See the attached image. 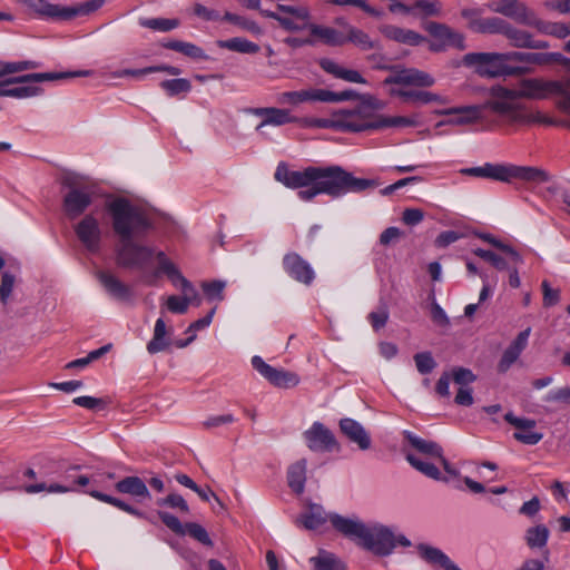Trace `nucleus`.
Wrapping results in <instances>:
<instances>
[{
	"label": "nucleus",
	"mask_w": 570,
	"mask_h": 570,
	"mask_svg": "<svg viewBox=\"0 0 570 570\" xmlns=\"http://www.w3.org/2000/svg\"><path fill=\"white\" fill-rule=\"evenodd\" d=\"M106 210L111 220L112 232L118 239L116 247L118 265L146 271L156 258L158 266L154 276L166 275L173 285L180 287L184 293V296L168 297L166 303L168 311L176 314L185 313L191 302L188 295L194 292L193 285L165 252L156 250L155 247L142 243L154 229V222L149 214L126 197H116L107 202Z\"/></svg>",
	"instance_id": "1"
},
{
	"label": "nucleus",
	"mask_w": 570,
	"mask_h": 570,
	"mask_svg": "<svg viewBox=\"0 0 570 570\" xmlns=\"http://www.w3.org/2000/svg\"><path fill=\"white\" fill-rule=\"evenodd\" d=\"M274 178L287 188L301 189L297 197L303 202H312L318 195L341 198L376 186L374 180L355 177L338 165L308 166L303 170H291L285 163H279Z\"/></svg>",
	"instance_id": "2"
},
{
	"label": "nucleus",
	"mask_w": 570,
	"mask_h": 570,
	"mask_svg": "<svg viewBox=\"0 0 570 570\" xmlns=\"http://www.w3.org/2000/svg\"><path fill=\"white\" fill-rule=\"evenodd\" d=\"M521 95L520 85L517 88H507L503 86L492 87L490 99L482 105L452 107L438 110V115L449 116L440 125H470L484 121L490 114L497 115L500 119L509 122H522L525 120V110L520 105Z\"/></svg>",
	"instance_id": "3"
},
{
	"label": "nucleus",
	"mask_w": 570,
	"mask_h": 570,
	"mask_svg": "<svg viewBox=\"0 0 570 570\" xmlns=\"http://www.w3.org/2000/svg\"><path fill=\"white\" fill-rule=\"evenodd\" d=\"M331 524L344 537L380 557L390 556L397 546H411V541L395 527L380 522L365 523L355 515L334 514L331 517Z\"/></svg>",
	"instance_id": "4"
},
{
	"label": "nucleus",
	"mask_w": 570,
	"mask_h": 570,
	"mask_svg": "<svg viewBox=\"0 0 570 570\" xmlns=\"http://www.w3.org/2000/svg\"><path fill=\"white\" fill-rule=\"evenodd\" d=\"M384 102L371 95H362L361 102L352 109H343L350 132L381 131L387 128L419 126L417 116H386L377 114Z\"/></svg>",
	"instance_id": "5"
},
{
	"label": "nucleus",
	"mask_w": 570,
	"mask_h": 570,
	"mask_svg": "<svg viewBox=\"0 0 570 570\" xmlns=\"http://www.w3.org/2000/svg\"><path fill=\"white\" fill-rule=\"evenodd\" d=\"M209 323H156L153 338L147 344L149 354H157L169 350L171 346L183 348L190 344L199 331L206 328Z\"/></svg>",
	"instance_id": "6"
},
{
	"label": "nucleus",
	"mask_w": 570,
	"mask_h": 570,
	"mask_svg": "<svg viewBox=\"0 0 570 570\" xmlns=\"http://www.w3.org/2000/svg\"><path fill=\"white\" fill-rule=\"evenodd\" d=\"M240 3L250 10H257L263 17L276 20L278 24L288 32L302 31L311 18V10L306 6H293L277 3L276 10L261 8V0H239Z\"/></svg>",
	"instance_id": "7"
},
{
	"label": "nucleus",
	"mask_w": 570,
	"mask_h": 570,
	"mask_svg": "<svg viewBox=\"0 0 570 570\" xmlns=\"http://www.w3.org/2000/svg\"><path fill=\"white\" fill-rule=\"evenodd\" d=\"M520 87L523 98L544 99L558 96V108L570 115V78L561 80L529 78L523 79Z\"/></svg>",
	"instance_id": "8"
},
{
	"label": "nucleus",
	"mask_w": 570,
	"mask_h": 570,
	"mask_svg": "<svg viewBox=\"0 0 570 570\" xmlns=\"http://www.w3.org/2000/svg\"><path fill=\"white\" fill-rule=\"evenodd\" d=\"M463 61L466 66H474L480 75L489 77L522 75L525 71L522 67L508 65L509 52H470L464 56Z\"/></svg>",
	"instance_id": "9"
},
{
	"label": "nucleus",
	"mask_w": 570,
	"mask_h": 570,
	"mask_svg": "<svg viewBox=\"0 0 570 570\" xmlns=\"http://www.w3.org/2000/svg\"><path fill=\"white\" fill-rule=\"evenodd\" d=\"M482 168L483 178L502 183H511L513 179H519L527 183L541 184L549 180V174L537 167L485 163L482 165Z\"/></svg>",
	"instance_id": "10"
},
{
	"label": "nucleus",
	"mask_w": 570,
	"mask_h": 570,
	"mask_svg": "<svg viewBox=\"0 0 570 570\" xmlns=\"http://www.w3.org/2000/svg\"><path fill=\"white\" fill-rule=\"evenodd\" d=\"M424 29L433 38L430 43V50L433 52H441L448 48L462 51L466 48L465 36L445 23L429 21L424 24Z\"/></svg>",
	"instance_id": "11"
},
{
	"label": "nucleus",
	"mask_w": 570,
	"mask_h": 570,
	"mask_svg": "<svg viewBox=\"0 0 570 570\" xmlns=\"http://www.w3.org/2000/svg\"><path fill=\"white\" fill-rule=\"evenodd\" d=\"M62 184L69 188L62 199V209L67 218L73 220L85 214L92 203V196L79 188L71 177H66Z\"/></svg>",
	"instance_id": "12"
},
{
	"label": "nucleus",
	"mask_w": 570,
	"mask_h": 570,
	"mask_svg": "<svg viewBox=\"0 0 570 570\" xmlns=\"http://www.w3.org/2000/svg\"><path fill=\"white\" fill-rule=\"evenodd\" d=\"M376 69L394 72L384 79V85L431 87L434 83V78L431 75L415 68L400 69L397 66L377 65Z\"/></svg>",
	"instance_id": "13"
},
{
	"label": "nucleus",
	"mask_w": 570,
	"mask_h": 570,
	"mask_svg": "<svg viewBox=\"0 0 570 570\" xmlns=\"http://www.w3.org/2000/svg\"><path fill=\"white\" fill-rule=\"evenodd\" d=\"M488 7L491 11L525 27L532 28L537 18L535 11L520 0H498L489 3Z\"/></svg>",
	"instance_id": "14"
},
{
	"label": "nucleus",
	"mask_w": 570,
	"mask_h": 570,
	"mask_svg": "<svg viewBox=\"0 0 570 570\" xmlns=\"http://www.w3.org/2000/svg\"><path fill=\"white\" fill-rule=\"evenodd\" d=\"M282 267L289 278L305 286H311L316 278L312 265L296 252L283 256Z\"/></svg>",
	"instance_id": "15"
},
{
	"label": "nucleus",
	"mask_w": 570,
	"mask_h": 570,
	"mask_svg": "<svg viewBox=\"0 0 570 570\" xmlns=\"http://www.w3.org/2000/svg\"><path fill=\"white\" fill-rule=\"evenodd\" d=\"M252 365L264 379L277 387L288 389L299 383L297 374L272 367L258 355L252 357Z\"/></svg>",
	"instance_id": "16"
},
{
	"label": "nucleus",
	"mask_w": 570,
	"mask_h": 570,
	"mask_svg": "<svg viewBox=\"0 0 570 570\" xmlns=\"http://www.w3.org/2000/svg\"><path fill=\"white\" fill-rule=\"evenodd\" d=\"M86 72H35L3 78L0 80V97H9L11 85H23L29 82H43L82 76Z\"/></svg>",
	"instance_id": "17"
},
{
	"label": "nucleus",
	"mask_w": 570,
	"mask_h": 570,
	"mask_svg": "<svg viewBox=\"0 0 570 570\" xmlns=\"http://www.w3.org/2000/svg\"><path fill=\"white\" fill-rule=\"evenodd\" d=\"M75 233L88 252H99L101 245V229L98 219L94 215H85L75 226Z\"/></svg>",
	"instance_id": "18"
},
{
	"label": "nucleus",
	"mask_w": 570,
	"mask_h": 570,
	"mask_svg": "<svg viewBox=\"0 0 570 570\" xmlns=\"http://www.w3.org/2000/svg\"><path fill=\"white\" fill-rule=\"evenodd\" d=\"M504 420L515 428L513 438L520 443L535 445L543 439V433L537 430V422L533 419L519 417L508 412Z\"/></svg>",
	"instance_id": "19"
},
{
	"label": "nucleus",
	"mask_w": 570,
	"mask_h": 570,
	"mask_svg": "<svg viewBox=\"0 0 570 570\" xmlns=\"http://www.w3.org/2000/svg\"><path fill=\"white\" fill-rule=\"evenodd\" d=\"M303 435L313 452H330L336 448L334 434L321 422H314Z\"/></svg>",
	"instance_id": "20"
},
{
	"label": "nucleus",
	"mask_w": 570,
	"mask_h": 570,
	"mask_svg": "<svg viewBox=\"0 0 570 570\" xmlns=\"http://www.w3.org/2000/svg\"><path fill=\"white\" fill-rule=\"evenodd\" d=\"M294 124L301 128L334 129L343 132H350L348 127H351V124H346L343 109L334 111L330 118L296 116Z\"/></svg>",
	"instance_id": "21"
},
{
	"label": "nucleus",
	"mask_w": 570,
	"mask_h": 570,
	"mask_svg": "<svg viewBox=\"0 0 570 570\" xmlns=\"http://www.w3.org/2000/svg\"><path fill=\"white\" fill-rule=\"evenodd\" d=\"M38 18L51 20H70L73 12L67 10V7L50 3L47 0H20Z\"/></svg>",
	"instance_id": "22"
},
{
	"label": "nucleus",
	"mask_w": 570,
	"mask_h": 570,
	"mask_svg": "<svg viewBox=\"0 0 570 570\" xmlns=\"http://www.w3.org/2000/svg\"><path fill=\"white\" fill-rule=\"evenodd\" d=\"M97 278L106 293L114 299L126 302L132 296V289L129 285L122 283L112 273L107 271H99Z\"/></svg>",
	"instance_id": "23"
},
{
	"label": "nucleus",
	"mask_w": 570,
	"mask_h": 570,
	"mask_svg": "<svg viewBox=\"0 0 570 570\" xmlns=\"http://www.w3.org/2000/svg\"><path fill=\"white\" fill-rule=\"evenodd\" d=\"M531 328L528 327L519 333L515 340L504 350L499 363L498 371L505 373L519 358L522 351L528 345Z\"/></svg>",
	"instance_id": "24"
},
{
	"label": "nucleus",
	"mask_w": 570,
	"mask_h": 570,
	"mask_svg": "<svg viewBox=\"0 0 570 570\" xmlns=\"http://www.w3.org/2000/svg\"><path fill=\"white\" fill-rule=\"evenodd\" d=\"M225 287L226 282L218 279L202 283V289L204 294L203 299L206 301L209 307L206 314L197 321H212L216 312L217 304L224 299Z\"/></svg>",
	"instance_id": "25"
},
{
	"label": "nucleus",
	"mask_w": 570,
	"mask_h": 570,
	"mask_svg": "<svg viewBox=\"0 0 570 570\" xmlns=\"http://www.w3.org/2000/svg\"><path fill=\"white\" fill-rule=\"evenodd\" d=\"M335 513L327 514L324 508L320 504H309L307 509L296 519V524L306 530H318L327 521L331 522V517Z\"/></svg>",
	"instance_id": "26"
},
{
	"label": "nucleus",
	"mask_w": 570,
	"mask_h": 570,
	"mask_svg": "<svg viewBox=\"0 0 570 570\" xmlns=\"http://www.w3.org/2000/svg\"><path fill=\"white\" fill-rule=\"evenodd\" d=\"M379 30L385 38L399 43L415 47L425 41V37L421 33L394 24H382Z\"/></svg>",
	"instance_id": "27"
},
{
	"label": "nucleus",
	"mask_w": 570,
	"mask_h": 570,
	"mask_svg": "<svg viewBox=\"0 0 570 570\" xmlns=\"http://www.w3.org/2000/svg\"><path fill=\"white\" fill-rule=\"evenodd\" d=\"M342 433L353 443L357 444L361 450H367L371 446V439L363 425L350 417L340 421Z\"/></svg>",
	"instance_id": "28"
},
{
	"label": "nucleus",
	"mask_w": 570,
	"mask_h": 570,
	"mask_svg": "<svg viewBox=\"0 0 570 570\" xmlns=\"http://www.w3.org/2000/svg\"><path fill=\"white\" fill-rule=\"evenodd\" d=\"M307 21L306 27L312 37L317 38L322 43L331 47H341L345 45V33L332 27L311 23Z\"/></svg>",
	"instance_id": "29"
},
{
	"label": "nucleus",
	"mask_w": 570,
	"mask_h": 570,
	"mask_svg": "<svg viewBox=\"0 0 570 570\" xmlns=\"http://www.w3.org/2000/svg\"><path fill=\"white\" fill-rule=\"evenodd\" d=\"M510 61L524 62L529 65H550L561 62L564 56L560 52H523L512 51L509 52Z\"/></svg>",
	"instance_id": "30"
},
{
	"label": "nucleus",
	"mask_w": 570,
	"mask_h": 570,
	"mask_svg": "<svg viewBox=\"0 0 570 570\" xmlns=\"http://www.w3.org/2000/svg\"><path fill=\"white\" fill-rule=\"evenodd\" d=\"M322 102V88H307L295 91H284L278 96L283 105L298 106L304 102Z\"/></svg>",
	"instance_id": "31"
},
{
	"label": "nucleus",
	"mask_w": 570,
	"mask_h": 570,
	"mask_svg": "<svg viewBox=\"0 0 570 570\" xmlns=\"http://www.w3.org/2000/svg\"><path fill=\"white\" fill-rule=\"evenodd\" d=\"M320 66L325 72L337 79L362 85L367 82L366 79L357 70L343 68L332 59H322L320 61Z\"/></svg>",
	"instance_id": "32"
},
{
	"label": "nucleus",
	"mask_w": 570,
	"mask_h": 570,
	"mask_svg": "<svg viewBox=\"0 0 570 570\" xmlns=\"http://www.w3.org/2000/svg\"><path fill=\"white\" fill-rule=\"evenodd\" d=\"M312 570H347L345 563L333 552L318 549L316 556L308 559Z\"/></svg>",
	"instance_id": "33"
},
{
	"label": "nucleus",
	"mask_w": 570,
	"mask_h": 570,
	"mask_svg": "<svg viewBox=\"0 0 570 570\" xmlns=\"http://www.w3.org/2000/svg\"><path fill=\"white\" fill-rule=\"evenodd\" d=\"M342 26L346 31L345 43H353L354 46L364 51L380 48L379 42L372 40L371 37L362 29H358L347 22H343Z\"/></svg>",
	"instance_id": "34"
},
{
	"label": "nucleus",
	"mask_w": 570,
	"mask_h": 570,
	"mask_svg": "<svg viewBox=\"0 0 570 570\" xmlns=\"http://www.w3.org/2000/svg\"><path fill=\"white\" fill-rule=\"evenodd\" d=\"M89 479L86 475H77L76 468L71 469L62 478L61 483H52L49 485L48 492L50 493H67L77 491L78 487H86Z\"/></svg>",
	"instance_id": "35"
},
{
	"label": "nucleus",
	"mask_w": 570,
	"mask_h": 570,
	"mask_svg": "<svg viewBox=\"0 0 570 570\" xmlns=\"http://www.w3.org/2000/svg\"><path fill=\"white\" fill-rule=\"evenodd\" d=\"M417 552L422 559L434 566H440L443 570L459 568L450 560L446 554H444L440 549L435 547L429 544H419Z\"/></svg>",
	"instance_id": "36"
},
{
	"label": "nucleus",
	"mask_w": 570,
	"mask_h": 570,
	"mask_svg": "<svg viewBox=\"0 0 570 570\" xmlns=\"http://www.w3.org/2000/svg\"><path fill=\"white\" fill-rule=\"evenodd\" d=\"M403 434L420 454L426 455L428 458H442L443 450L438 443L424 440L410 431H404Z\"/></svg>",
	"instance_id": "37"
},
{
	"label": "nucleus",
	"mask_w": 570,
	"mask_h": 570,
	"mask_svg": "<svg viewBox=\"0 0 570 570\" xmlns=\"http://www.w3.org/2000/svg\"><path fill=\"white\" fill-rule=\"evenodd\" d=\"M120 493L130 494L139 499H149L150 493L145 482L138 476H127L116 484Z\"/></svg>",
	"instance_id": "38"
},
{
	"label": "nucleus",
	"mask_w": 570,
	"mask_h": 570,
	"mask_svg": "<svg viewBox=\"0 0 570 570\" xmlns=\"http://www.w3.org/2000/svg\"><path fill=\"white\" fill-rule=\"evenodd\" d=\"M306 468L307 462L301 459L293 463L287 471V480L289 488L297 494L304 492L306 482Z\"/></svg>",
	"instance_id": "39"
},
{
	"label": "nucleus",
	"mask_w": 570,
	"mask_h": 570,
	"mask_svg": "<svg viewBox=\"0 0 570 570\" xmlns=\"http://www.w3.org/2000/svg\"><path fill=\"white\" fill-rule=\"evenodd\" d=\"M161 46L166 49L177 51L188 58L196 60H208L209 56L195 43L180 41V40H169L163 42Z\"/></svg>",
	"instance_id": "40"
},
{
	"label": "nucleus",
	"mask_w": 570,
	"mask_h": 570,
	"mask_svg": "<svg viewBox=\"0 0 570 570\" xmlns=\"http://www.w3.org/2000/svg\"><path fill=\"white\" fill-rule=\"evenodd\" d=\"M391 95L400 97L405 102H419V104H430V102H441L442 99L439 95L423 91V90H404V89H393Z\"/></svg>",
	"instance_id": "41"
},
{
	"label": "nucleus",
	"mask_w": 570,
	"mask_h": 570,
	"mask_svg": "<svg viewBox=\"0 0 570 570\" xmlns=\"http://www.w3.org/2000/svg\"><path fill=\"white\" fill-rule=\"evenodd\" d=\"M532 28L537 29L540 33L552 36L558 39H564L570 36V23L544 21L538 16Z\"/></svg>",
	"instance_id": "42"
},
{
	"label": "nucleus",
	"mask_w": 570,
	"mask_h": 570,
	"mask_svg": "<svg viewBox=\"0 0 570 570\" xmlns=\"http://www.w3.org/2000/svg\"><path fill=\"white\" fill-rule=\"evenodd\" d=\"M217 46L222 49H228L230 51L240 53H257L259 46L253 41H249L242 37H235L227 40H218Z\"/></svg>",
	"instance_id": "43"
},
{
	"label": "nucleus",
	"mask_w": 570,
	"mask_h": 570,
	"mask_svg": "<svg viewBox=\"0 0 570 570\" xmlns=\"http://www.w3.org/2000/svg\"><path fill=\"white\" fill-rule=\"evenodd\" d=\"M550 531L543 524L531 527L525 531L524 540L530 549H543L549 540Z\"/></svg>",
	"instance_id": "44"
},
{
	"label": "nucleus",
	"mask_w": 570,
	"mask_h": 570,
	"mask_svg": "<svg viewBox=\"0 0 570 570\" xmlns=\"http://www.w3.org/2000/svg\"><path fill=\"white\" fill-rule=\"evenodd\" d=\"M296 116H293L288 109L271 107L268 118L263 119L256 127V130H259L265 126L278 127L288 124H294Z\"/></svg>",
	"instance_id": "45"
},
{
	"label": "nucleus",
	"mask_w": 570,
	"mask_h": 570,
	"mask_svg": "<svg viewBox=\"0 0 570 570\" xmlns=\"http://www.w3.org/2000/svg\"><path fill=\"white\" fill-rule=\"evenodd\" d=\"M406 460L415 470L420 471L425 476L436 481L442 480V474L440 470L428 460H423L419 455L413 453H406Z\"/></svg>",
	"instance_id": "46"
},
{
	"label": "nucleus",
	"mask_w": 570,
	"mask_h": 570,
	"mask_svg": "<svg viewBox=\"0 0 570 570\" xmlns=\"http://www.w3.org/2000/svg\"><path fill=\"white\" fill-rule=\"evenodd\" d=\"M504 37L510 41L511 46L529 49L532 35L529 31L519 29L509 22Z\"/></svg>",
	"instance_id": "47"
},
{
	"label": "nucleus",
	"mask_w": 570,
	"mask_h": 570,
	"mask_svg": "<svg viewBox=\"0 0 570 570\" xmlns=\"http://www.w3.org/2000/svg\"><path fill=\"white\" fill-rule=\"evenodd\" d=\"M139 24L154 31L168 32L179 27L180 22L178 19L144 18L139 20Z\"/></svg>",
	"instance_id": "48"
},
{
	"label": "nucleus",
	"mask_w": 570,
	"mask_h": 570,
	"mask_svg": "<svg viewBox=\"0 0 570 570\" xmlns=\"http://www.w3.org/2000/svg\"><path fill=\"white\" fill-rule=\"evenodd\" d=\"M508 24L509 22L500 17L482 18L476 33L504 36Z\"/></svg>",
	"instance_id": "49"
},
{
	"label": "nucleus",
	"mask_w": 570,
	"mask_h": 570,
	"mask_svg": "<svg viewBox=\"0 0 570 570\" xmlns=\"http://www.w3.org/2000/svg\"><path fill=\"white\" fill-rule=\"evenodd\" d=\"M161 89L166 91L169 97H175L180 94H187L191 90V83L185 78L168 79L160 82Z\"/></svg>",
	"instance_id": "50"
},
{
	"label": "nucleus",
	"mask_w": 570,
	"mask_h": 570,
	"mask_svg": "<svg viewBox=\"0 0 570 570\" xmlns=\"http://www.w3.org/2000/svg\"><path fill=\"white\" fill-rule=\"evenodd\" d=\"M110 348H111V344H106V345L101 346L100 348L89 352L88 355L85 357L77 358V360L69 362L66 365V367L67 368H79V370L85 368L91 362L97 361L102 355L108 353L110 351Z\"/></svg>",
	"instance_id": "51"
},
{
	"label": "nucleus",
	"mask_w": 570,
	"mask_h": 570,
	"mask_svg": "<svg viewBox=\"0 0 570 570\" xmlns=\"http://www.w3.org/2000/svg\"><path fill=\"white\" fill-rule=\"evenodd\" d=\"M38 67L36 61L22 60L12 62H0V78L18 73L24 70L35 69Z\"/></svg>",
	"instance_id": "52"
},
{
	"label": "nucleus",
	"mask_w": 570,
	"mask_h": 570,
	"mask_svg": "<svg viewBox=\"0 0 570 570\" xmlns=\"http://www.w3.org/2000/svg\"><path fill=\"white\" fill-rule=\"evenodd\" d=\"M154 72H167L171 76H179L181 73V70L174 66L168 65H159V66H150L142 69H127L125 70V75L132 76V77H139L148 73Z\"/></svg>",
	"instance_id": "53"
},
{
	"label": "nucleus",
	"mask_w": 570,
	"mask_h": 570,
	"mask_svg": "<svg viewBox=\"0 0 570 570\" xmlns=\"http://www.w3.org/2000/svg\"><path fill=\"white\" fill-rule=\"evenodd\" d=\"M461 17L466 20V28L471 30L472 32H478L481 21H482V14L483 9L482 8H463L460 11Z\"/></svg>",
	"instance_id": "54"
},
{
	"label": "nucleus",
	"mask_w": 570,
	"mask_h": 570,
	"mask_svg": "<svg viewBox=\"0 0 570 570\" xmlns=\"http://www.w3.org/2000/svg\"><path fill=\"white\" fill-rule=\"evenodd\" d=\"M360 94L355 90L347 89L341 92L331 91L327 89H322V102H340V101H348L361 99Z\"/></svg>",
	"instance_id": "55"
},
{
	"label": "nucleus",
	"mask_w": 570,
	"mask_h": 570,
	"mask_svg": "<svg viewBox=\"0 0 570 570\" xmlns=\"http://www.w3.org/2000/svg\"><path fill=\"white\" fill-rule=\"evenodd\" d=\"M31 83L32 82H29L28 85H24V86L10 88L9 97L17 98V99H26V98L41 96L43 94V89L39 86L31 85Z\"/></svg>",
	"instance_id": "56"
},
{
	"label": "nucleus",
	"mask_w": 570,
	"mask_h": 570,
	"mask_svg": "<svg viewBox=\"0 0 570 570\" xmlns=\"http://www.w3.org/2000/svg\"><path fill=\"white\" fill-rule=\"evenodd\" d=\"M334 6L345 7L354 6L363 10L365 13L380 18L383 16V11L370 6L365 0H328Z\"/></svg>",
	"instance_id": "57"
},
{
	"label": "nucleus",
	"mask_w": 570,
	"mask_h": 570,
	"mask_svg": "<svg viewBox=\"0 0 570 570\" xmlns=\"http://www.w3.org/2000/svg\"><path fill=\"white\" fill-rule=\"evenodd\" d=\"M157 505L159 507H169L173 509H179L180 511L188 513L189 507L186 500L180 494H169L166 498H161L157 500Z\"/></svg>",
	"instance_id": "58"
},
{
	"label": "nucleus",
	"mask_w": 570,
	"mask_h": 570,
	"mask_svg": "<svg viewBox=\"0 0 570 570\" xmlns=\"http://www.w3.org/2000/svg\"><path fill=\"white\" fill-rule=\"evenodd\" d=\"M105 3V0H89L76 7H67V10L73 12L70 16V20L79 14H89L99 8H101Z\"/></svg>",
	"instance_id": "59"
},
{
	"label": "nucleus",
	"mask_w": 570,
	"mask_h": 570,
	"mask_svg": "<svg viewBox=\"0 0 570 570\" xmlns=\"http://www.w3.org/2000/svg\"><path fill=\"white\" fill-rule=\"evenodd\" d=\"M186 534L193 537L205 546L213 544V541L210 540L206 529L198 523H186Z\"/></svg>",
	"instance_id": "60"
},
{
	"label": "nucleus",
	"mask_w": 570,
	"mask_h": 570,
	"mask_svg": "<svg viewBox=\"0 0 570 570\" xmlns=\"http://www.w3.org/2000/svg\"><path fill=\"white\" fill-rule=\"evenodd\" d=\"M158 517L164 522V524L167 528H169L173 532L180 534V535L186 534V524H183L179 521V519L176 518L175 515H173L168 512L159 511Z\"/></svg>",
	"instance_id": "61"
},
{
	"label": "nucleus",
	"mask_w": 570,
	"mask_h": 570,
	"mask_svg": "<svg viewBox=\"0 0 570 570\" xmlns=\"http://www.w3.org/2000/svg\"><path fill=\"white\" fill-rule=\"evenodd\" d=\"M223 20H225L227 22H230V23H234L236 26H239L243 29H246L248 31H256V30H258V26L256 24V22L250 21V20H248V19H246V18H244L242 16H238V14L229 12V11H226L224 13Z\"/></svg>",
	"instance_id": "62"
},
{
	"label": "nucleus",
	"mask_w": 570,
	"mask_h": 570,
	"mask_svg": "<svg viewBox=\"0 0 570 570\" xmlns=\"http://www.w3.org/2000/svg\"><path fill=\"white\" fill-rule=\"evenodd\" d=\"M414 361L421 374H428L435 367V361L430 353H417L414 356Z\"/></svg>",
	"instance_id": "63"
},
{
	"label": "nucleus",
	"mask_w": 570,
	"mask_h": 570,
	"mask_svg": "<svg viewBox=\"0 0 570 570\" xmlns=\"http://www.w3.org/2000/svg\"><path fill=\"white\" fill-rule=\"evenodd\" d=\"M452 379L456 384L468 386L475 381L476 376L469 368L455 367L452 370Z\"/></svg>",
	"instance_id": "64"
}]
</instances>
